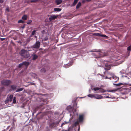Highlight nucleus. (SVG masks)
<instances>
[{"label": "nucleus", "instance_id": "nucleus-14", "mask_svg": "<svg viewBox=\"0 0 131 131\" xmlns=\"http://www.w3.org/2000/svg\"><path fill=\"white\" fill-rule=\"evenodd\" d=\"M62 0H56L55 3H56L57 5H58L60 4L62 2Z\"/></svg>", "mask_w": 131, "mask_h": 131}, {"label": "nucleus", "instance_id": "nucleus-13", "mask_svg": "<svg viewBox=\"0 0 131 131\" xmlns=\"http://www.w3.org/2000/svg\"><path fill=\"white\" fill-rule=\"evenodd\" d=\"M10 87L11 89L13 91H15L17 89V86L16 85H11L10 86Z\"/></svg>", "mask_w": 131, "mask_h": 131}, {"label": "nucleus", "instance_id": "nucleus-11", "mask_svg": "<svg viewBox=\"0 0 131 131\" xmlns=\"http://www.w3.org/2000/svg\"><path fill=\"white\" fill-rule=\"evenodd\" d=\"M32 59L34 60H36L38 57V56L34 53L32 54Z\"/></svg>", "mask_w": 131, "mask_h": 131}, {"label": "nucleus", "instance_id": "nucleus-31", "mask_svg": "<svg viewBox=\"0 0 131 131\" xmlns=\"http://www.w3.org/2000/svg\"><path fill=\"white\" fill-rule=\"evenodd\" d=\"M127 49L128 51H131V46H128L127 48Z\"/></svg>", "mask_w": 131, "mask_h": 131}, {"label": "nucleus", "instance_id": "nucleus-53", "mask_svg": "<svg viewBox=\"0 0 131 131\" xmlns=\"http://www.w3.org/2000/svg\"><path fill=\"white\" fill-rule=\"evenodd\" d=\"M13 125L14 124V122H13Z\"/></svg>", "mask_w": 131, "mask_h": 131}, {"label": "nucleus", "instance_id": "nucleus-22", "mask_svg": "<svg viewBox=\"0 0 131 131\" xmlns=\"http://www.w3.org/2000/svg\"><path fill=\"white\" fill-rule=\"evenodd\" d=\"M67 109L68 110L70 111L72 109V108L71 106H69L67 107Z\"/></svg>", "mask_w": 131, "mask_h": 131}, {"label": "nucleus", "instance_id": "nucleus-30", "mask_svg": "<svg viewBox=\"0 0 131 131\" xmlns=\"http://www.w3.org/2000/svg\"><path fill=\"white\" fill-rule=\"evenodd\" d=\"M77 103H76V100H75L74 102V104H73V107H74L75 106H76L77 105Z\"/></svg>", "mask_w": 131, "mask_h": 131}, {"label": "nucleus", "instance_id": "nucleus-3", "mask_svg": "<svg viewBox=\"0 0 131 131\" xmlns=\"http://www.w3.org/2000/svg\"><path fill=\"white\" fill-rule=\"evenodd\" d=\"M48 103V101L47 100H44L43 101V102L42 103H41V104L39 106H37L36 107V108L35 109V111L34 112V113H35L36 112V111L38 110L39 109L41 108V107L43 105H45V104H47Z\"/></svg>", "mask_w": 131, "mask_h": 131}, {"label": "nucleus", "instance_id": "nucleus-7", "mask_svg": "<svg viewBox=\"0 0 131 131\" xmlns=\"http://www.w3.org/2000/svg\"><path fill=\"white\" fill-rule=\"evenodd\" d=\"M50 17L49 18V20L50 21H51L52 20H54L58 17V16H55L54 15H50Z\"/></svg>", "mask_w": 131, "mask_h": 131}, {"label": "nucleus", "instance_id": "nucleus-42", "mask_svg": "<svg viewBox=\"0 0 131 131\" xmlns=\"http://www.w3.org/2000/svg\"><path fill=\"white\" fill-rule=\"evenodd\" d=\"M4 0H0V3H2L4 2Z\"/></svg>", "mask_w": 131, "mask_h": 131}, {"label": "nucleus", "instance_id": "nucleus-45", "mask_svg": "<svg viewBox=\"0 0 131 131\" xmlns=\"http://www.w3.org/2000/svg\"><path fill=\"white\" fill-rule=\"evenodd\" d=\"M25 27V25H24L22 26L21 27V28H22V29H24Z\"/></svg>", "mask_w": 131, "mask_h": 131}, {"label": "nucleus", "instance_id": "nucleus-18", "mask_svg": "<svg viewBox=\"0 0 131 131\" xmlns=\"http://www.w3.org/2000/svg\"><path fill=\"white\" fill-rule=\"evenodd\" d=\"M27 16L26 15H24L22 17V19L24 20H26L27 19Z\"/></svg>", "mask_w": 131, "mask_h": 131}, {"label": "nucleus", "instance_id": "nucleus-6", "mask_svg": "<svg viewBox=\"0 0 131 131\" xmlns=\"http://www.w3.org/2000/svg\"><path fill=\"white\" fill-rule=\"evenodd\" d=\"M84 119V115H79V118L77 119L79 122H81L83 121Z\"/></svg>", "mask_w": 131, "mask_h": 131}, {"label": "nucleus", "instance_id": "nucleus-4", "mask_svg": "<svg viewBox=\"0 0 131 131\" xmlns=\"http://www.w3.org/2000/svg\"><path fill=\"white\" fill-rule=\"evenodd\" d=\"M2 84L4 85L8 86L11 83V81L10 80H4L2 81Z\"/></svg>", "mask_w": 131, "mask_h": 131}, {"label": "nucleus", "instance_id": "nucleus-33", "mask_svg": "<svg viewBox=\"0 0 131 131\" xmlns=\"http://www.w3.org/2000/svg\"><path fill=\"white\" fill-rule=\"evenodd\" d=\"M100 37H108L105 35L101 34Z\"/></svg>", "mask_w": 131, "mask_h": 131}, {"label": "nucleus", "instance_id": "nucleus-1", "mask_svg": "<svg viewBox=\"0 0 131 131\" xmlns=\"http://www.w3.org/2000/svg\"><path fill=\"white\" fill-rule=\"evenodd\" d=\"M19 53L21 56L24 58H28L30 56L29 52L27 50L24 49L21 50Z\"/></svg>", "mask_w": 131, "mask_h": 131}, {"label": "nucleus", "instance_id": "nucleus-2", "mask_svg": "<svg viewBox=\"0 0 131 131\" xmlns=\"http://www.w3.org/2000/svg\"><path fill=\"white\" fill-rule=\"evenodd\" d=\"M40 42L38 40L35 43L31 46V48L36 49H38L40 47Z\"/></svg>", "mask_w": 131, "mask_h": 131}, {"label": "nucleus", "instance_id": "nucleus-5", "mask_svg": "<svg viewBox=\"0 0 131 131\" xmlns=\"http://www.w3.org/2000/svg\"><path fill=\"white\" fill-rule=\"evenodd\" d=\"M29 64V63L28 62L26 61L22 63L19 64L18 65V67L19 68H20L23 67L24 65L26 67L28 66Z\"/></svg>", "mask_w": 131, "mask_h": 131}, {"label": "nucleus", "instance_id": "nucleus-51", "mask_svg": "<svg viewBox=\"0 0 131 131\" xmlns=\"http://www.w3.org/2000/svg\"><path fill=\"white\" fill-rule=\"evenodd\" d=\"M103 77H102V78L103 79H104V76H103Z\"/></svg>", "mask_w": 131, "mask_h": 131}, {"label": "nucleus", "instance_id": "nucleus-38", "mask_svg": "<svg viewBox=\"0 0 131 131\" xmlns=\"http://www.w3.org/2000/svg\"><path fill=\"white\" fill-rule=\"evenodd\" d=\"M32 22V20H29L28 21H27L26 23L28 24H30Z\"/></svg>", "mask_w": 131, "mask_h": 131}, {"label": "nucleus", "instance_id": "nucleus-36", "mask_svg": "<svg viewBox=\"0 0 131 131\" xmlns=\"http://www.w3.org/2000/svg\"><path fill=\"white\" fill-rule=\"evenodd\" d=\"M18 23H24V21L23 20H22L21 19L19 20L18 21Z\"/></svg>", "mask_w": 131, "mask_h": 131}, {"label": "nucleus", "instance_id": "nucleus-25", "mask_svg": "<svg viewBox=\"0 0 131 131\" xmlns=\"http://www.w3.org/2000/svg\"><path fill=\"white\" fill-rule=\"evenodd\" d=\"M88 97H91V98H94V94H90L88 95Z\"/></svg>", "mask_w": 131, "mask_h": 131}, {"label": "nucleus", "instance_id": "nucleus-20", "mask_svg": "<svg viewBox=\"0 0 131 131\" xmlns=\"http://www.w3.org/2000/svg\"><path fill=\"white\" fill-rule=\"evenodd\" d=\"M105 91L103 89L100 88V89L99 91V92L97 93H99L100 92L101 93H103L105 92Z\"/></svg>", "mask_w": 131, "mask_h": 131}, {"label": "nucleus", "instance_id": "nucleus-24", "mask_svg": "<svg viewBox=\"0 0 131 131\" xmlns=\"http://www.w3.org/2000/svg\"><path fill=\"white\" fill-rule=\"evenodd\" d=\"M100 89V88L96 87L93 89L92 90H94V91H96L97 90H99Z\"/></svg>", "mask_w": 131, "mask_h": 131}, {"label": "nucleus", "instance_id": "nucleus-50", "mask_svg": "<svg viewBox=\"0 0 131 131\" xmlns=\"http://www.w3.org/2000/svg\"><path fill=\"white\" fill-rule=\"evenodd\" d=\"M108 77H107V76H106L105 77V79H108Z\"/></svg>", "mask_w": 131, "mask_h": 131}, {"label": "nucleus", "instance_id": "nucleus-48", "mask_svg": "<svg viewBox=\"0 0 131 131\" xmlns=\"http://www.w3.org/2000/svg\"><path fill=\"white\" fill-rule=\"evenodd\" d=\"M77 108H76L74 110V111L75 112L76 111V109Z\"/></svg>", "mask_w": 131, "mask_h": 131}, {"label": "nucleus", "instance_id": "nucleus-12", "mask_svg": "<svg viewBox=\"0 0 131 131\" xmlns=\"http://www.w3.org/2000/svg\"><path fill=\"white\" fill-rule=\"evenodd\" d=\"M105 66L106 67L104 68L106 70H109L111 69V67L110 65H108L107 64H106Z\"/></svg>", "mask_w": 131, "mask_h": 131}, {"label": "nucleus", "instance_id": "nucleus-28", "mask_svg": "<svg viewBox=\"0 0 131 131\" xmlns=\"http://www.w3.org/2000/svg\"><path fill=\"white\" fill-rule=\"evenodd\" d=\"M69 123V122H64L63 123L61 124V127H62L63 125L67 124V123Z\"/></svg>", "mask_w": 131, "mask_h": 131}, {"label": "nucleus", "instance_id": "nucleus-17", "mask_svg": "<svg viewBox=\"0 0 131 131\" xmlns=\"http://www.w3.org/2000/svg\"><path fill=\"white\" fill-rule=\"evenodd\" d=\"M81 5V3L80 2H79L78 4L77 5L76 8L77 9L79 8Z\"/></svg>", "mask_w": 131, "mask_h": 131}, {"label": "nucleus", "instance_id": "nucleus-23", "mask_svg": "<svg viewBox=\"0 0 131 131\" xmlns=\"http://www.w3.org/2000/svg\"><path fill=\"white\" fill-rule=\"evenodd\" d=\"M78 1V0H74L72 4V6H75L77 3Z\"/></svg>", "mask_w": 131, "mask_h": 131}, {"label": "nucleus", "instance_id": "nucleus-16", "mask_svg": "<svg viewBox=\"0 0 131 131\" xmlns=\"http://www.w3.org/2000/svg\"><path fill=\"white\" fill-rule=\"evenodd\" d=\"M79 123V122L77 120L76 122H75L73 124H72L73 127L75 126H76L77 125H78Z\"/></svg>", "mask_w": 131, "mask_h": 131}, {"label": "nucleus", "instance_id": "nucleus-35", "mask_svg": "<svg viewBox=\"0 0 131 131\" xmlns=\"http://www.w3.org/2000/svg\"><path fill=\"white\" fill-rule=\"evenodd\" d=\"M36 31L34 30H33L32 32L31 35H33L35 34V33Z\"/></svg>", "mask_w": 131, "mask_h": 131}, {"label": "nucleus", "instance_id": "nucleus-40", "mask_svg": "<svg viewBox=\"0 0 131 131\" xmlns=\"http://www.w3.org/2000/svg\"><path fill=\"white\" fill-rule=\"evenodd\" d=\"M9 102V101L7 99L5 101V103L6 104H7Z\"/></svg>", "mask_w": 131, "mask_h": 131}, {"label": "nucleus", "instance_id": "nucleus-29", "mask_svg": "<svg viewBox=\"0 0 131 131\" xmlns=\"http://www.w3.org/2000/svg\"><path fill=\"white\" fill-rule=\"evenodd\" d=\"M114 84L115 85H116L117 86H119L121 85H123V84L122 83H120L117 84Z\"/></svg>", "mask_w": 131, "mask_h": 131}, {"label": "nucleus", "instance_id": "nucleus-34", "mask_svg": "<svg viewBox=\"0 0 131 131\" xmlns=\"http://www.w3.org/2000/svg\"><path fill=\"white\" fill-rule=\"evenodd\" d=\"M41 72L45 73L46 72V70L44 68H43L41 69Z\"/></svg>", "mask_w": 131, "mask_h": 131}, {"label": "nucleus", "instance_id": "nucleus-54", "mask_svg": "<svg viewBox=\"0 0 131 131\" xmlns=\"http://www.w3.org/2000/svg\"><path fill=\"white\" fill-rule=\"evenodd\" d=\"M106 97H107V98H109V97L108 96H107Z\"/></svg>", "mask_w": 131, "mask_h": 131}, {"label": "nucleus", "instance_id": "nucleus-43", "mask_svg": "<svg viewBox=\"0 0 131 131\" xmlns=\"http://www.w3.org/2000/svg\"><path fill=\"white\" fill-rule=\"evenodd\" d=\"M9 7L7 8L6 9V10L8 12H9Z\"/></svg>", "mask_w": 131, "mask_h": 131}, {"label": "nucleus", "instance_id": "nucleus-10", "mask_svg": "<svg viewBox=\"0 0 131 131\" xmlns=\"http://www.w3.org/2000/svg\"><path fill=\"white\" fill-rule=\"evenodd\" d=\"M13 98V95H11L9 96L8 95L7 99L9 102H11L12 101Z\"/></svg>", "mask_w": 131, "mask_h": 131}, {"label": "nucleus", "instance_id": "nucleus-44", "mask_svg": "<svg viewBox=\"0 0 131 131\" xmlns=\"http://www.w3.org/2000/svg\"><path fill=\"white\" fill-rule=\"evenodd\" d=\"M5 38H1V41H3L4 40H5Z\"/></svg>", "mask_w": 131, "mask_h": 131}, {"label": "nucleus", "instance_id": "nucleus-49", "mask_svg": "<svg viewBox=\"0 0 131 131\" xmlns=\"http://www.w3.org/2000/svg\"><path fill=\"white\" fill-rule=\"evenodd\" d=\"M61 131H69V130H62Z\"/></svg>", "mask_w": 131, "mask_h": 131}, {"label": "nucleus", "instance_id": "nucleus-8", "mask_svg": "<svg viewBox=\"0 0 131 131\" xmlns=\"http://www.w3.org/2000/svg\"><path fill=\"white\" fill-rule=\"evenodd\" d=\"M59 123L58 122H53L50 125V126L51 128H52L56 127L58 124Z\"/></svg>", "mask_w": 131, "mask_h": 131}, {"label": "nucleus", "instance_id": "nucleus-46", "mask_svg": "<svg viewBox=\"0 0 131 131\" xmlns=\"http://www.w3.org/2000/svg\"><path fill=\"white\" fill-rule=\"evenodd\" d=\"M31 85H34L35 84V83H34L32 82L31 83Z\"/></svg>", "mask_w": 131, "mask_h": 131}, {"label": "nucleus", "instance_id": "nucleus-37", "mask_svg": "<svg viewBox=\"0 0 131 131\" xmlns=\"http://www.w3.org/2000/svg\"><path fill=\"white\" fill-rule=\"evenodd\" d=\"M94 35L95 36L100 37L101 34L99 33H95Z\"/></svg>", "mask_w": 131, "mask_h": 131}, {"label": "nucleus", "instance_id": "nucleus-41", "mask_svg": "<svg viewBox=\"0 0 131 131\" xmlns=\"http://www.w3.org/2000/svg\"><path fill=\"white\" fill-rule=\"evenodd\" d=\"M71 129V128L70 127H69L68 128V129L67 130H69V131H70Z\"/></svg>", "mask_w": 131, "mask_h": 131}, {"label": "nucleus", "instance_id": "nucleus-39", "mask_svg": "<svg viewBox=\"0 0 131 131\" xmlns=\"http://www.w3.org/2000/svg\"><path fill=\"white\" fill-rule=\"evenodd\" d=\"M32 76H34V78L36 77H37V75L35 73H32Z\"/></svg>", "mask_w": 131, "mask_h": 131}, {"label": "nucleus", "instance_id": "nucleus-26", "mask_svg": "<svg viewBox=\"0 0 131 131\" xmlns=\"http://www.w3.org/2000/svg\"><path fill=\"white\" fill-rule=\"evenodd\" d=\"M16 103V97H14L13 98V103L15 104V103Z\"/></svg>", "mask_w": 131, "mask_h": 131}, {"label": "nucleus", "instance_id": "nucleus-15", "mask_svg": "<svg viewBox=\"0 0 131 131\" xmlns=\"http://www.w3.org/2000/svg\"><path fill=\"white\" fill-rule=\"evenodd\" d=\"M111 75L112 77V78H113L114 79H116V80L115 81H114V82H117L118 80H119V78L118 77H117L116 76H114L113 75V74H111Z\"/></svg>", "mask_w": 131, "mask_h": 131}, {"label": "nucleus", "instance_id": "nucleus-32", "mask_svg": "<svg viewBox=\"0 0 131 131\" xmlns=\"http://www.w3.org/2000/svg\"><path fill=\"white\" fill-rule=\"evenodd\" d=\"M91 0H83L82 1V2L83 3H84L85 2H90L91 1Z\"/></svg>", "mask_w": 131, "mask_h": 131}, {"label": "nucleus", "instance_id": "nucleus-19", "mask_svg": "<svg viewBox=\"0 0 131 131\" xmlns=\"http://www.w3.org/2000/svg\"><path fill=\"white\" fill-rule=\"evenodd\" d=\"M61 10V9L59 8H54V10L55 11L60 12Z\"/></svg>", "mask_w": 131, "mask_h": 131}, {"label": "nucleus", "instance_id": "nucleus-21", "mask_svg": "<svg viewBox=\"0 0 131 131\" xmlns=\"http://www.w3.org/2000/svg\"><path fill=\"white\" fill-rule=\"evenodd\" d=\"M24 89L23 88H20L19 89H17L16 90V92H19L20 91H23Z\"/></svg>", "mask_w": 131, "mask_h": 131}, {"label": "nucleus", "instance_id": "nucleus-27", "mask_svg": "<svg viewBox=\"0 0 131 131\" xmlns=\"http://www.w3.org/2000/svg\"><path fill=\"white\" fill-rule=\"evenodd\" d=\"M39 0H31L30 1V2L31 3H35Z\"/></svg>", "mask_w": 131, "mask_h": 131}, {"label": "nucleus", "instance_id": "nucleus-47", "mask_svg": "<svg viewBox=\"0 0 131 131\" xmlns=\"http://www.w3.org/2000/svg\"><path fill=\"white\" fill-rule=\"evenodd\" d=\"M112 78V77H108V79H110L111 80V79Z\"/></svg>", "mask_w": 131, "mask_h": 131}, {"label": "nucleus", "instance_id": "nucleus-52", "mask_svg": "<svg viewBox=\"0 0 131 131\" xmlns=\"http://www.w3.org/2000/svg\"><path fill=\"white\" fill-rule=\"evenodd\" d=\"M2 131H5V130L4 129V130H3Z\"/></svg>", "mask_w": 131, "mask_h": 131}, {"label": "nucleus", "instance_id": "nucleus-9", "mask_svg": "<svg viewBox=\"0 0 131 131\" xmlns=\"http://www.w3.org/2000/svg\"><path fill=\"white\" fill-rule=\"evenodd\" d=\"M94 98L96 99H100L103 98V96L100 95L94 94Z\"/></svg>", "mask_w": 131, "mask_h": 131}]
</instances>
